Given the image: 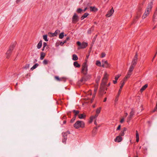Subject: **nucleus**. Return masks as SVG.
<instances>
[{
	"label": "nucleus",
	"instance_id": "nucleus-1",
	"mask_svg": "<svg viewBox=\"0 0 157 157\" xmlns=\"http://www.w3.org/2000/svg\"><path fill=\"white\" fill-rule=\"evenodd\" d=\"M108 77V75L106 73H105L100 87V90L103 92L105 90H106L107 89V88L105 87V85L106 84Z\"/></svg>",
	"mask_w": 157,
	"mask_h": 157
},
{
	"label": "nucleus",
	"instance_id": "nucleus-2",
	"mask_svg": "<svg viewBox=\"0 0 157 157\" xmlns=\"http://www.w3.org/2000/svg\"><path fill=\"white\" fill-rule=\"evenodd\" d=\"M153 3L151 2L148 4L147 7L144 14L142 16L143 19H144L149 14L150 12L151 11Z\"/></svg>",
	"mask_w": 157,
	"mask_h": 157
},
{
	"label": "nucleus",
	"instance_id": "nucleus-3",
	"mask_svg": "<svg viewBox=\"0 0 157 157\" xmlns=\"http://www.w3.org/2000/svg\"><path fill=\"white\" fill-rule=\"evenodd\" d=\"M84 122L81 121H77L74 124V127L76 129H78L80 128H83L85 127Z\"/></svg>",
	"mask_w": 157,
	"mask_h": 157
},
{
	"label": "nucleus",
	"instance_id": "nucleus-4",
	"mask_svg": "<svg viewBox=\"0 0 157 157\" xmlns=\"http://www.w3.org/2000/svg\"><path fill=\"white\" fill-rule=\"evenodd\" d=\"M88 65L86 62H84L82 66V73L84 75H86L87 73Z\"/></svg>",
	"mask_w": 157,
	"mask_h": 157
},
{
	"label": "nucleus",
	"instance_id": "nucleus-5",
	"mask_svg": "<svg viewBox=\"0 0 157 157\" xmlns=\"http://www.w3.org/2000/svg\"><path fill=\"white\" fill-rule=\"evenodd\" d=\"M77 44L78 46H79L78 48V49L85 48L88 45L86 43L83 42L81 44L79 41H77Z\"/></svg>",
	"mask_w": 157,
	"mask_h": 157
},
{
	"label": "nucleus",
	"instance_id": "nucleus-6",
	"mask_svg": "<svg viewBox=\"0 0 157 157\" xmlns=\"http://www.w3.org/2000/svg\"><path fill=\"white\" fill-rule=\"evenodd\" d=\"M70 134L69 131H67L65 132H63L62 133L63 138L62 139V142L65 144L66 141L67 140V136L68 134Z\"/></svg>",
	"mask_w": 157,
	"mask_h": 157
},
{
	"label": "nucleus",
	"instance_id": "nucleus-7",
	"mask_svg": "<svg viewBox=\"0 0 157 157\" xmlns=\"http://www.w3.org/2000/svg\"><path fill=\"white\" fill-rule=\"evenodd\" d=\"M14 48L13 45L10 46V47L9 49L7 51L6 53V58H9L11 54V52Z\"/></svg>",
	"mask_w": 157,
	"mask_h": 157
},
{
	"label": "nucleus",
	"instance_id": "nucleus-8",
	"mask_svg": "<svg viewBox=\"0 0 157 157\" xmlns=\"http://www.w3.org/2000/svg\"><path fill=\"white\" fill-rule=\"evenodd\" d=\"M78 20L79 18L78 15L76 13H75L72 18V23H76L78 21Z\"/></svg>",
	"mask_w": 157,
	"mask_h": 157
},
{
	"label": "nucleus",
	"instance_id": "nucleus-9",
	"mask_svg": "<svg viewBox=\"0 0 157 157\" xmlns=\"http://www.w3.org/2000/svg\"><path fill=\"white\" fill-rule=\"evenodd\" d=\"M88 80L86 78L82 77L78 82V84L79 86H80L85 83V82Z\"/></svg>",
	"mask_w": 157,
	"mask_h": 157
},
{
	"label": "nucleus",
	"instance_id": "nucleus-10",
	"mask_svg": "<svg viewBox=\"0 0 157 157\" xmlns=\"http://www.w3.org/2000/svg\"><path fill=\"white\" fill-rule=\"evenodd\" d=\"M138 55L137 53H136L133 58L132 59V62L131 65L135 66L137 63V60Z\"/></svg>",
	"mask_w": 157,
	"mask_h": 157
},
{
	"label": "nucleus",
	"instance_id": "nucleus-11",
	"mask_svg": "<svg viewBox=\"0 0 157 157\" xmlns=\"http://www.w3.org/2000/svg\"><path fill=\"white\" fill-rule=\"evenodd\" d=\"M60 32V31L58 30H56L54 33L49 32L48 33V35L51 37L56 36Z\"/></svg>",
	"mask_w": 157,
	"mask_h": 157
},
{
	"label": "nucleus",
	"instance_id": "nucleus-12",
	"mask_svg": "<svg viewBox=\"0 0 157 157\" xmlns=\"http://www.w3.org/2000/svg\"><path fill=\"white\" fill-rule=\"evenodd\" d=\"M122 140V138L121 136H117L116 138L114 139V141L116 142L119 143L121 142Z\"/></svg>",
	"mask_w": 157,
	"mask_h": 157
},
{
	"label": "nucleus",
	"instance_id": "nucleus-13",
	"mask_svg": "<svg viewBox=\"0 0 157 157\" xmlns=\"http://www.w3.org/2000/svg\"><path fill=\"white\" fill-rule=\"evenodd\" d=\"M114 12V10L112 8L107 13L106 15L107 17H109L112 15Z\"/></svg>",
	"mask_w": 157,
	"mask_h": 157
},
{
	"label": "nucleus",
	"instance_id": "nucleus-14",
	"mask_svg": "<svg viewBox=\"0 0 157 157\" xmlns=\"http://www.w3.org/2000/svg\"><path fill=\"white\" fill-rule=\"evenodd\" d=\"M127 129L126 128L124 127L123 128L122 130L121 131V132L119 134V136H123L124 135V132L126 131Z\"/></svg>",
	"mask_w": 157,
	"mask_h": 157
},
{
	"label": "nucleus",
	"instance_id": "nucleus-15",
	"mask_svg": "<svg viewBox=\"0 0 157 157\" xmlns=\"http://www.w3.org/2000/svg\"><path fill=\"white\" fill-rule=\"evenodd\" d=\"M73 112L74 114V117L76 118V117L77 115H78L79 113V111L78 110H73Z\"/></svg>",
	"mask_w": 157,
	"mask_h": 157
},
{
	"label": "nucleus",
	"instance_id": "nucleus-16",
	"mask_svg": "<svg viewBox=\"0 0 157 157\" xmlns=\"http://www.w3.org/2000/svg\"><path fill=\"white\" fill-rule=\"evenodd\" d=\"M78 117L80 119H85L86 117V115L84 113L80 114L78 115Z\"/></svg>",
	"mask_w": 157,
	"mask_h": 157
},
{
	"label": "nucleus",
	"instance_id": "nucleus-17",
	"mask_svg": "<svg viewBox=\"0 0 157 157\" xmlns=\"http://www.w3.org/2000/svg\"><path fill=\"white\" fill-rule=\"evenodd\" d=\"M102 63H104L105 65V67H108L110 66V65L109 64L107 61L106 60H102Z\"/></svg>",
	"mask_w": 157,
	"mask_h": 157
},
{
	"label": "nucleus",
	"instance_id": "nucleus-18",
	"mask_svg": "<svg viewBox=\"0 0 157 157\" xmlns=\"http://www.w3.org/2000/svg\"><path fill=\"white\" fill-rule=\"evenodd\" d=\"M134 68V66L131 65L129 67V69L128 71L129 73L132 74V72L133 71Z\"/></svg>",
	"mask_w": 157,
	"mask_h": 157
},
{
	"label": "nucleus",
	"instance_id": "nucleus-19",
	"mask_svg": "<svg viewBox=\"0 0 157 157\" xmlns=\"http://www.w3.org/2000/svg\"><path fill=\"white\" fill-rule=\"evenodd\" d=\"M141 12L140 11H138L137 13L136 16L135 17L136 19H139L141 15Z\"/></svg>",
	"mask_w": 157,
	"mask_h": 157
},
{
	"label": "nucleus",
	"instance_id": "nucleus-20",
	"mask_svg": "<svg viewBox=\"0 0 157 157\" xmlns=\"http://www.w3.org/2000/svg\"><path fill=\"white\" fill-rule=\"evenodd\" d=\"M46 54L45 53L42 52L40 53V59L41 60H43Z\"/></svg>",
	"mask_w": 157,
	"mask_h": 157
},
{
	"label": "nucleus",
	"instance_id": "nucleus-21",
	"mask_svg": "<svg viewBox=\"0 0 157 157\" xmlns=\"http://www.w3.org/2000/svg\"><path fill=\"white\" fill-rule=\"evenodd\" d=\"M73 65H74V66L75 67L79 68V67H80V64H79L78 63V62L77 61H75V62H74Z\"/></svg>",
	"mask_w": 157,
	"mask_h": 157
},
{
	"label": "nucleus",
	"instance_id": "nucleus-22",
	"mask_svg": "<svg viewBox=\"0 0 157 157\" xmlns=\"http://www.w3.org/2000/svg\"><path fill=\"white\" fill-rule=\"evenodd\" d=\"M121 86L120 87V89L119 90V94H120L121 92V90H122V88H123V86H124V82H121Z\"/></svg>",
	"mask_w": 157,
	"mask_h": 157
},
{
	"label": "nucleus",
	"instance_id": "nucleus-23",
	"mask_svg": "<svg viewBox=\"0 0 157 157\" xmlns=\"http://www.w3.org/2000/svg\"><path fill=\"white\" fill-rule=\"evenodd\" d=\"M90 11H92L95 12V11H97L98 10V9L96 8L94 6V7L90 6Z\"/></svg>",
	"mask_w": 157,
	"mask_h": 157
},
{
	"label": "nucleus",
	"instance_id": "nucleus-24",
	"mask_svg": "<svg viewBox=\"0 0 157 157\" xmlns=\"http://www.w3.org/2000/svg\"><path fill=\"white\" fill-rule=\"evenodd\" d=\"M89 14L88 13H85L84 15L81 17V20H83L84 18L86 17Z\"/></svg>",
	"mask_w": 157,
	"mask_h": 157
},
{
	"label": "nucleus",
	"instance_id": "nucleus-25",
	"mask_svg": "<svg viewBox=\"0 0 157 157\" xmlns=\"http://www.w3.org/2000/svg\"><path fill=\"white\" fill-rule=\"evenodd\" d=\"M42 45V41L41 40H40L39 43H38L37 45V48L38 49H40L41 48Z\"/></svg>",
	"mask_w": 157,
	"mask_h": 157
},
{
	"label": "nucleus",
	"instance_id": "nucleus-26",
	"mask_svg": "<svg viewBox=\"0 0 157 157\" xmlns=\"http://www.w3.org/2000/svg\"><path fill=\"white\" fill-rule=\"evenodd\" d=\"M72 57H73L72 59L73 60L75 61V60H76L78 59V57L76 55H75V54L73 55L72 56Z\"/></svg>",
	"mask_w": 157,
	"mask_h": 157
},
{
	"label": "nucleus",
	"instance_id": "nucleus-27",
	"mask_svg": "<svg viewBox=\"0 0 157 157\" xmlns=\"http://www.w3.org/2000/svg\"><path fill=\"white\" fill-rule=\"evenodd\" d=\"M39 65V64L38 63H36L35 65H34L30 69L31 70H33L34 69H35Z\"/></svg>",
	"mask_w": 157,
	"mask_h": 157
},
{
	"label": "nucleus",
	"instance_id": "nucleus-28",
	"mask_svg": "<svg viewBox=\"0 0 157 157\" xmlns=\"http://www.w3.org/2000/svg\"><path fill=\"white\" fill-rule=\"evenodd\" d=\"M134 113L135 112L134 110L133 109H131V111L130 113V117H132L133 115H134Z\"/></svg>",
	"mask_w": 157,
	"mask_h": 157
},
{
	"label": "nucleus",
	"instance_id": "nucleus-29",
	"mask_svg": "<svg viewBox=\"0 0 157 157\" xmlns=\"http://www.w3.org/2000/svg\"><path fill=\"white\" fill-rule=\"evenodd\" d=\"M147 87V85L145 84L144 86H143L142 88L140 89V90L142 92L144 91L146 88Z\"/></svg>",
	"mask_w": 157,
	"mask_h": 157
},
{
	"label": "nucleus",
	"instance_id": "nucleus-30",
	"mask_svg": "<svg viewBox=\"0 0 157 157\" xmlns=\"http://www.w3.org/2000/svg\"><path fill=\"white\" fill-rule=\"evenodd\" d=\"M49 62V60L45 59L43 61V63L44 65H47L48 63Z\"/></svg>",
	"mask_w": 157,
	"mask_h": 157
},
{
	"label": "nucleus",
	"instance_id": "nucleus-31",
	"mask_svg": "<svg viewBox=\"0 0 157 157\" xmlns=\"http://www.w3.org/2000/svg\"><path fill=\"white\" fill-rule=\"evenodd\" d=\"M101 107H99L98 108L96 111V113L99 114V113H100L101 111Z\"/></svg>",
	"mask_w": 157,
	"mask_h": 157
},
{
	"label": "nucleus",
	"instance_id": "nucleus-32",
	"mask_svg": "<svg viewBox=\"0 0 157 157\" xmlns=\"http://www.w3.org/2000/svg\"><path fill=\"white\" fill-rule=\"evenodd\" d=\"M43 39L44 40L46 41H48V40L47 39V35H44L43 36Z\"/></svg>",
	"mask_w": 157,
	"mask_h": 157
},
{
	"label": "nucleus",
	"instance_id": "nucleus-33",
	"mask_svg": "<svg viewBox=\"0 0 157 157\" xmlns=\"http://www.w3.org/2000/svg\"><path fill=\"white\" fill-rule=\"evenodd\" d=\"M64 37V33L62 32L60 33L59 36V37L60 39H62Z\"/></svg>",
	"mask_w": 157,
	"mask_h": 157
},
{
	"label": "nucleus",
	"instance_id": "nucleus-34",
	"mask_svg": "<svg viewBox=\"0 0 157 157\" xmlns=\"http://www.w3.org/2000/svg\"><path fill=\"white\" fill-rule=\"evenodd\" d=\"M157 12V11H155V12L154 13V14L153 15V21H155V18L156 17V14L157 13V12Z\"/></svg>",
	"mask_w": 157,
	"mask_h": 157
},
{
	"label": "nucleus",
	"instance_id": "nucleus-35",
	"mask_svg": "<svg viewBox=\"0 0 157 157\" xmlns=\"http://www.w3.org/2000/svg\"><path fill=\"white\" fill-rule=\"evenodd\" d=\"M132 74L129 73V72H128L127 75H126L125 77L128 79L130 77V76L132 75Z\"/></svg>",
	"mask_w": 157,
	"mask_h": 157
},
{
	"label": "nucleus",
	"instance_id": "nucleus-36",
	"mask_svg": "<svg viewBox=\"0 0 157 157\" xmlns=\"http://www.w3.org/2000/svg\"><path fill=\"white\" fill-rule=\"evenodd\" d=\"M96 64L98 66L100 67L101 66V62L99 61H97L96 62Z\"/></svg>",
	"mask_w": 157,
	"mask_h": 157
},
{
	"label": "nucleus",
	"instance_id": "nucleus-37",
	"mask_svg": "<svg viewBox=\"0 0 157 157\" xmlns=\"http://www.w3.org/2000/svg\"><path fill=\"white\" fill-rule=\"evenodd\" d=\"M82 11L83 10L80 8L78 9L77 10V12L78 13H81Z\"/></svg>",
	"mask_w": 157,
	"mask_h": 157
},
{
	"label": "nucleus",
	"instance_id": "nucleus-38",
	"mask_svg": "<svg viewBox=\"0 0 157 157\" xmlns=\"http://www.w3.org/2000/svg\"><path fill=\"white\" fill-rule=\"evenodd\" d=\"M121 75L118 74L115 76V79L116 80H117L118 78L120 77Z\"/></svg>",
	"mask_w": 157,
	"mask_h": 157
},
{
	"label": "nucleus",
	"instance_id": "nucleus-39",
	"mask_svg": "<svg viewBox=\"0 0 157 157\" xmlns=\"http://www.w3.org/2000/svg\"><path fill=\"white\" fill-rule=\"evenodd\" d=\"M55 78L57 81H60L61 80V79L57 76H56L55 77Z\"/></svg>",
	"mask_w": 157,
	"mask_h": 157
},
{
	"label": "nucleus",
	"instance_id": "nucleus-40",
	"mask_svg": "<svg viewBox=\"0 0 157 157\" xmlns=\"http://www.w3.org/2000/svg\"><path fill=\"white\" fill-rule=\"evenodd\" d=\"M120 94H119V92L118 93V95H117L116 96V98H115V102H117L118 100V98L119 96L120 95Z\"/></svg>",
	"mask_w": 157,
	"mask_h": 157
},
{
	"label": "nucleus",
	"instance_id": "nucleus-41",
	"mask_svg": "<svg viewBox=\"0 0 157 157\" xmlns=\"http://www.w3.org/2000/svg\"><path fill=\"white\" fill-rule=\"evenodd\" d=\"M29 67V64H26L24 68L25 69L28 68Z\"/></svg>",
	"mask_w": 157,
	"mask_h": 157
},
{
	"label": "nucleus",
	"instance_id": "nucleus-42",
	"mask_svg": "<svg viewBox=\"0 0 157 157\" xmlns=\"http://www.w3.org/2000/svg\"><path fill=\"white\" fill-rule=\"evenodd\" d=\"M94 118H94V116H91V117H90V122H92L93 121V119H94Z\"/></svg>",
	"mask_w": 157,
	"mask_h": 157
},
{
	"label": "nucleus",
	"instance_id": "nucleus-43",
	"mask_svg": "<svg viewBox=\"0 0 157 157\" xmlns=\"http://www.w3.org/2000/svg\"><path fill=\"white\" fill-rule=\"evenodd\" d=\"M132 118V117H131L129 115L128 117V118H127V122H129L130 121Z\"/></svg>",
	"mask_w": 157,
	"mask_h": 157
},
{
	"label": "nucleus",
	"instance_id": "nucleus-44",
	"mask_svg": "<svg viewBox=\"0 0 157 157\" xmlns=\"http://www.w3.org/2000/svg\"><path fill=\"white\" fill-rule=\"evenodd\" d=\"M76 118L75 117H73L71 121V123H73L74 121L75 120Z\"/></svg>",
	"mask_w": 157,
	"mask_h": 157
},
{
	"label": "nucleus",
	"instance_id": "nucleus-45",
	"mask_svg": "<svg viewBox=\"0 0 157 157\" xmlns=\"http://www.w3.org/2000/svg\"><path fill=\"white\" fill-rule=\"evenodd\" d=\"M127 78H126L125 77L123 79V80L121 82H124L126 81L127 80Z\"/></svg>",
	"mask_w": 157,
	"mask_h": 157
},
{
	"label": "nucleus",
	"instance_id": "nucleus-46",
	"mask_svg": "<svg viewBox=\"0 0 157 157\" xmlns=\"http://www.w3.org/2000/svg\"><path fill=\"white\" fill-rule=\"evenodd\" d=\"M105 56V53L103 52L101 53V57L103 58Z\"/></svg>",
	"mask_w": 157,
	"mask_h": 157
},
{
	"label": "nucleus",
	"instance_id": "nucleus-47",
	"mask_svg": "<svg viewBox=\"0 0 157 157\" xmlns=\"http://www.w3.org/2000/svg\"><path fill=\"white\" fill-rule=\"evenodd\" d=\"M124 118H122L121 119V120L120 121V122L121 123H122L124 122Z\"/></svg>",
	"mask_w": 157,
	"mask_h": 157
},
{
	"label": "nucleus",
	"instance_id": "nucleus-48",
	"mask_svg": "<svg viewBox=\"0 0 157 157\" xmlns=\"http://www.w3.org/2000/svg\"><path fill=\"white\" fill-rule=\"evenodd\" d=\"M121 127V125H119L118 127L117 128V130H119L120 129Z\"/></svg>",
	"mask_w": 157,
	"mask_h": 157
},
{
	"label": "nucleus",
	"instance_id": "nucleus-49",
	"mask_svg": "<svg viewBox=\"0 0 157 157\" xmlns=\"http://www.w3.org/2000/svg\"><path fill=\"white\" fill-rule=\"evenodd\" d=\"M47 45V43L45 42H44L43 43V47H45Z\"/></svg>",
	"mask_w": 157,
	"mask_h": 157
},
{
	"label": "nucleus",
	"instance_id": "nucleus-50",
	"mask_svg": "<svg viewBox=\"0 0 157 157\" xmlns=\"http://www.w3.org/2000/svg\"><path fill=\"white\" fill-rule=\"evenodd\" d=\"M136 138H139V135L138 133H136Z\"/></svg>",
	"mask_w": 157,
	"mask_h": 157
},
{
	"label": "nucleus",
	"instance_id": "nucleus-51",
	"mask_svg": "<svg viewBox=\"0 0 157 157\" xmlns=\"http://www.w3.org/2000/svg\"><path fill=\"white\" fill-rule=\"evenodd\" d=\"M98 114L96 113L95 115V116H94V118H97L98 117Z\"/></svg>",
	"mask_w": 157,
	"mask_h": 157
},
{
	"label": "nucleus",
	"instance_id": "nucleus-52",
	"mask_svg": "<svg viewBox=\"0 0 157 157\" xmlns=\"http://www.w3.org/2000/svg\"><path fill=\"white\" fill-rule=\"evenodd\" d=\"M70 39V38L69 37H68L66 38L65 40H66V41H67L69 40Z\"/></svg>",
	"mask_w": 157,
	"mask_h": 157
},
{
	"label": "nucleus",
	"instance_id": "nucleus-53",
	"mask_svg": "<svg viewBox=\"0 0 157 157\" xmlns=\"http://www.w3.org/2000/svg\"><path fill=\"white\" fill-rule=\"evenodd\" d=\"M117 80H113V82L114 84H116L117 83Z\"/></svg>",
	"mask_w": 157,
	"mask_h": 157
},
{
	"label": "nucleus",
	"instance_id": "nucleus-54",
	"mask_svg": "<svg viewBox=\"0 0 157 157\" xmlns=\"http://www.w3.org/2000/svg\"><path fill=\"white\" fill-rule=\"evenodd\" d=\"M64 44L63 42H61L60 43V45L61 46H63Z\"/></svg>",
	"mask_w": 157,
	"mask_h": 157
},
{
	"label": "nucleus",
	"instance_id": "nucleus-55",
	"mask_svg": "<svg viewBox=\"0 0 157 157\" xmlns=\"http://www.w3.org/2000/svg\"><path fill=\"white\" fill-rule=\"evenodd\" d=\"M97 89H95L94 90V94H96V91H97Z\"/></svg>",
	"mask_w": 157,
	"mask_h": 157
},
{
	"label": "nucleus",
	"instance_id": "nucleus-56",
	"mask_svg": "<svg viewBox=\"0 0 157 157\" xmlns=\"http://www.w3.org/2000/svg\"><path fill=\"white\" fill-rule=\"evenodd\" d=\"M139 138H136V141L137 142H138L139 141Z\"/></svg>",
	"mask_w": 157,
	"mask_h": 157
},
{
	"label": "nucleus",
	"instance_id": "nucleus-57",
	"mask_svg": "<svg viewBox=\"0 0 157 157\" xmlns=\"http://www.w3.org/2000/svg\"><path fill=\"white\" fill-rule=\"evenodd\" d=\"M101 66L103 67H105V65L104 64V63H102V65Z\"/></svg>",
	"mask_w": 157,
	"mask_h": 157
},
{
	"label": "nucleus",
	"instance_id": "nucleus-58",
	"mask_svg": "<svg viewBox=\"0 0 157 157\" xmlns=\"http://www.w3.org/2000/svg\"><path fill=\"white\" fill-rule=\"evenodd\" d=\"M67 118V117H66V116H64L63 117V119H66Z\"/></svg>",
	"mask_w": 157,
	"mask_h": 157
},
{
	"label": "nucleus",
	"instance_id": "nucleus-59",
	"mask_svg": "<svg viewBox=\"0 0 157 157\" xmlns=\"http://www.w3.org/2000/svg\"><path fill=\"white\" fill-rule=\"evenodd\" d=\"M106 100H107V98H104V101H104V102H105V101H106Z\"/></svg>",
	"mask_w": 157,
	"mask_h": 157
},
{
	"label": "nucleus",
	"instance_id": "nucleus-60",
	"mask_svg": "<svg viewBox=\"0 0 157 157\" xmlns=\"http://www.w3.org/2000/svg\"><path fill=\"white\" fill-rule=\"evenodd\" d=\"M87 9V7H86V8H85V9H84V10H83V11L84 12Z\"/></svg>",
	"mask_w": 157,
	"mask_h": 157
},
{
	"label": "nucleus",
	"instance_id": "nucleus-61",
	"mask_svg": "<svg viewBox=\"0 0 157 157\" xmlns=\"http://www.w3.org/2000/svg\"><path fill=\"white\" fill-rule=\"evenodd\" d=\"M101 77L99 76L98 77V81H99Z\"/></svg>",
	"mask_w": 157,
	"mask_h": 157
},
{
	"label": "nucleus",
	"instance_id": "nucleus-62",
	"mask_svg": "<svg viewBox=\"0 0 157 157\" xmlns=\"http://www.w3.org/2000/svg\"><path fill=\"white\" fill-rule=\"evenodd\" d=\"M21 0H17L16 2L17 3H18Z\"/></svg>",
	"mask_w": 157,
	"mask_h": 157
},
{
	"label": "nucleus",
	"instance_id": "nucleus-63",
	"mask_svg": "<svg viewBox=\"0 0 157 157\" xmlns=\"http://www.w3.org/2000/svg\"><path fill=\"white\" fill-rule=\"evenodd\" d=\"M94 97H95V94H94V95L93 96V98L92 99L93 100H94Z\"/></svg>",
	"mask_w": 157,
	"mask_h": 157
},
{
	"label": "nucleus",
	"instance_id": "nucleus-64",
	"mask_svg": "<svg viewBox=\"0 0 157 157\" xmlns=\"http://www.w3.org/2000/svg\"><path fill=\"white\" fill-rule=\"evenodd\" d=\"M66 121H65V120L64 121H63V124H65L66 123Z\"/></svg>",
	"mask_w": 157,
	"mask_h": 157
}]
</instances>
